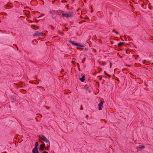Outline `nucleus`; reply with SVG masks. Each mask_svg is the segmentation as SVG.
<instances>
[{"instance_id": "nucleus-1", "label": "nucleus", "mask_w": 153, "mask_h": 153, "mask_svg": "<svg viewBox=\"0 0 153 153\" xmlns=\"http://www.w3.org/2000/svg\"><path fill=\"white\" fill-rule=\"evenodd\" d=\"M73 12L72 11H70L68 13H64L62 14V16L63 17H66V18L72 17L73 16Z\"/></svg>"}, {"instance_id": "nucleus-2", "label": "nucleus", "mask_w": 153, "mask_h": 153, "mask_svg": "<svg viewBox=\"0 0 153 153\" xmlns=\"http://www.w3.org/2000/svg\"><path fill=\"white\" fill-rule=\"evenodd\" d=\"M39 138L43 141H45L47 143H49L50 141L47 138L43 135H41L38 136Z\"/></svg>"}, {"instance_id": "nucleus-3", "label": "nucleus", "mask_w": 153, "mask_h": 153, "mask_svg": "<svg viewBox=\"0 0 153 153\" xmlns=\"http://www.w3.org/2000/svg\"><path fill=\"white\" fill-rule=\"evenodd\" d=\"M69 42L71 44H72L73 45L77 46L79 47H83V45L80 44H78L77 43H75L74 41H73L71 40H69Z\"/></svg>"}, {"instance_id": "nucleus-4", "label": "nucleus", "mask_w": 153, "mask_h": 153, "mask_svg": "<svg viewBox=\"0 0 153 153\" xmlns=\"http://www.w3.org/2000/svg\"><path fill=\"white\" fill-rule=\"evenodd\" d=\"M104 102V100H101L100 103L98 104V108L99 110H101L102 109V108H103L102 105Z\"/></svg>"}, {"instance_id": "nucleus-5", "label": "nucleus", "mask_w": 153, "mask_h": 153, "mask_svg": "<svg viewBox=\"0 0 153 153\" xmlns=\"http://www.w3.org/2000/svg\"><path fill=\"white\" fill-rule=\"evenodd\" d=\"M34 35L35 36H43L44 35V34L42 33H40L39 31H36L35 33H34Z\"/></svg>"}, {"instance_id": "nucleus-6", "label": "nucleus", "mask_w": 153, "mask_h": 153, "mask_svg": "<svg viewBox=\"0 0 153 153\" xmlns=\"http://www.w3.org/2000/svg\"><path fill=\"white\" fill-rule=\"evenodd\" d=\"M45 145L44 143L41 144L40 146L39 149L41 151H43L45 148Z\"/></svg>"}, {"instance_id": "nucleus-7", "label": "nucleus", "mask_w": 153, "mask_h": 153, "mask_svg": "<svg viewBox=\"0 0 153 153\" xmlns=\"http://www.w3.org/2000/svg\"><path fill=\"white\" fill-rule=\"evenodd\" d=\"M5 6L7 7H10L11 8L13 7V4L11 3H8Z\"/></svg>"}, {"instance_id": "nucleus-8", "label": "nucleus", "mask_w": 153, "mask_h": 153, "mask_svg": "<svg viewBox=\"0 0 153 153\" xmlns=\"http://www.w3.org/2000/svg\"><path fill=\"white\" fill-rule=\"evenodd\" d=\"M39 144L38 142H36L35 144V147L34 148H33V149H34L35 150L38 149V146Z\"/></svg>"}, {"instance_id": "nucleus-9", "label": "nucleus", "mask_w": 153, "mask_h": 153, "mask_svg": "<svg viewBox=\"0 0 153 153\" xmlns=\"http://www.w3.org/2000/svg\"><path fill=\"white\" fill-rule=\"evenodd\" d=\"M125 44L123 42H120L118 44V47L119 48H120L122 46L124 45Z\"/></svg>"}, {"instance_id": "nucleus-10", "label": "nucleus", "mask_w": 153, "mask_h": 153, "mask_svg": "<svg viewBox=\"0 0 153 153\" xmlns=\"http://www.w3.org/2000/svg\"><path fill=\"white\" fill-rule=\"evenodd\" d=\"M50 148V143H48V146L46 147H45V149L47 150L48 151L49 150V149Z\"/></svg>"}, {"instance_id": "nucleus-11", "label": "nucleus", "mask_w": 153, "mask_h": 153, "mask_svg": "<svg viewBox=\"0 0 153 153\" xmlns=\"http://www.w3.org/2000/svg\"><path fill=\"white\" fill-rule=\"evenodd\" d=\"M145 148V146L144 145H139V146L137 147V149H144Z\"/></svg>"}, {"instance_id": "nucleus-12", "label": "nucleus", "mask_w": 153, "mask_h": 153, "mask_svg": "<svg viewBox=\"0 0 153 153\" xmlns=\"http://www.w3.org/2000/svg\"><path fill=\"white\" fill-rule=\"evenodd\" d=\"M85 76L84 75H83L82 78L79 79L80 81L82 82H84L85 80Z\"/></svg>"}, {"instance_id": "nucleus-13", "label": "nucleus", "mask_w": 153, "mask_h": 153, "mask_svg": "<svg viewBox=\"0 0 153 153\" xmlns=\"http://www.w3.org/2000/svg\"><path fill=\"white\" fill-rule=\"evenodd\" d=\"M32 153H39L38 149L35 150L34 149L32 150Z\"/></svg>"}, {"instance_id": "nucleus-14", "label": "nucleus", "mask_w": 153, "mask_h": 153, "mask_svg": "<svg viewBox=\"0 0 153 153\" xmlns=\"http://www.w3.org/2000/svg\"><path fill=\"white\" fill-rule=\"evenodd\" d=\"M134 66L136 67H140L141 66V65L140 64H138L137 63H135L134 64Z\"/></svg>"}, {"instance_id": "nucleus-15", "label": "nucleus", "mask_w": 153, "mask_h": 153, "mask_svg": "<svg viewBox=\"0 0 153 153\" xmlns=\"http://www.w3.org/2000/svg\"><path fill=\"white\" fill-rule=\"evenodd\" d=\"M63 11H62L61 12L60 10H58V11H57V13L59 15L61 14L62 13H63Z\"/></svg>"}, {"instance_id": "nucleus-16", "label": "nucleus", "mask_w": 153, "mask_h": 153, "mask_svg": "<svg viewBox=\"0 0 153 153\" xmlns=\"http://www.w3.org/2000/svg\"><path fill=\"white\" fill-rule=\"evenodd\" d=\"M89 87L87 85H86L84 87V88L85 89L87 90L89 89Z\"/></svg>"}, {"instance_id": "nucleus-17", "label": "nucleus", "mask_w": 153, "mask_h": 153, "mask_svg": "<svg viewBox=\"0 0 153 153\" xmlns=\"http://www.w3.org/2000/svg\"><path fill=\"white\" fill-rule=\"evenodd\" d=\"M24 13L25 15H27L30 14V12L29 11H27L26 12H24Z\"/></svg>"}, {"instance_id": "nucleus-18", "label": "nucleus", "mask_w": 153, "mask_h": 153, "mask_svg": "<svg viewBox=\"0 0 153 153\" xmlns=\"http://www.w3.org/2000/svg\"><path fill=\"white\" fill-rule=\"evenodd\" d=\"M85 59H86V58H83V60H82V62L83 63H84V62H85Z\"/></svg>"}, {"instance_id": "nucleus-19", "label": "nucleus", "mask_w": 153, "mask_h": 153, "mask_svg": "<svg viewBox=\"0 0 153 153\" xmlns=\"http://www.w3.org/2000/svg\"><path fill=\"white\" fill-rule=\"evenodd\" d=\"M50 26L51 27V29L52 30H54L55 29V28L53 26L51 25H50Z\"/></svg>"}, {"instance_id": "nucleus-20", "label": "nucleus", "mask_w": 153, "mask_h": 153, "mask_svg": "<svg viewBox=\"0 0 153 153\" xmlns=\"http://www.w3.org/2000/svg\"><path fill=\"white\" fill-rule=\"evenodd\" d=\"M59 33L60 34H61L62 35H63L64 34V33L61 32H59Z\"/></svg>"}, {"instance_id": "nucleus-21", "label": "nucleus", "mask_w": 153, "mask_h": 153, "mask_svg": "<svg viewBox=\"0 0 153 153\" xmlns=\"http://www.w3.org/2000/svg\"><path fill=\"white\" fill-rule=\"evenodd\" d=\"M139 57V55H137L136 57L135 58L136 60H137L138 58Z\"/></svg>"}, {"instance_id": "nucleus-22", "label": "nucleus", "mask_w": 153, "mask_h": 153, "mask_svg": "<svg viewBox=\"0 0 153 153\" xmlns=\"http://www.w3.org/2000/svg\"><path fill=\"white\" fill-rule=\"evenodd\" d=\"M88 48H84V51H88Z\"/></svg>"}, {"instance_id": "nucleus-23", "label": "nucleus", "mask_w": 153, "mask_h": 153, "mask_svg": "<svg viewBox=\"0 0 153 153\" xmlns=\"http://www.w3.org/2000/svg\"><path fill=\"white\" fill-rule=\"evenodd\" d=\"M98 77H100V78H99V79L100 81L102 79V76H98Z\"/></svg>"}, {"instance_id": "nucleus-24", "label": "nucleus", "mask_w": 153, "mask_h": 153, "mask_svg": "<svg viewBox=\"0 0 153 153\" xmlns=\"http://www.w3.org/2000/svg\"><path fill=\"white\" fill-rule=\"evenodd\" d=\"M99 71L98 72L100 73V71L102 70V69L100 68H99Z\"/></svg>"}, {"instance_id": "nucleus-25", "label": "nucleus", "mask_w": 153, "mask_h": 153, "mask_svg": "<svg viewBox=\"0 0 153 153\" xmlns=\"http://www.w3.org/2000/svg\"><path fill=\"white\" fill-rule=\"evenodd\" d=\"M106 75L109 78H110L111 76V75L109 74H106Z\"/></svg>"}, {"instance_id": "nucleus-26", "label": "nucleus", "mask_w": 153, "mask_h": 153, "mask_svg": "<svg viewBox=\"0 0 153 153\" xmlns=\"http://www.w3.org/2000/svg\"><path fill=\"white\" fill-rule=\"evenodd\" d=\"M146 61L145 60H143V64H145V62H146Z\"/></svg>"}, {"instance_id": "nucleus-27", "label": "nucleus", "mask_w": 153, "mask_h": 153, "mask_svg": "<svg viewBox=\"0 0 153 153\" xmlns=\"http://www.w3.org/2000/svg\"><path fill=\"white\" fill-rule=\"evenodd\" d=\"M81 9L80 8H78L76 10L77 12H78Z\"/></svg>"}, {"instance_id": "nucleus-28", "label": "nucleus", "mask_w": 153, "mask_h": 153, "mask_svg": "<svg viewBox=\"0 0 153 153\" xmlns=\"http://www.w3.org/2000/svg\"><path fill=\"white\" fill-rule=\"evenodd\" d=\"M66 7L68 9H69V5L68 4L66 5Z\"/></svg>"}, {"instance_id": "nucleus-29", "label": "nucleus", "mask_w": 153, "mask_h": 153, "mask_svg": "<svg viewBox=\"0 0 153 153\" xmlns=\"http://www.w3.org/2000/svg\"><path fill=\"white\" fill-rule=\"evenodd\" d=\"M106 64V63L105 62L103 63L102 64V65H104Z\"/></svg>"}, {"instance_id": "nucleus-30", "label": "nucleus", "mask_w": 153, "mask_h": 153, "mask_svg": "<svg viewBox=\"0 0 153 153\" xmlns=\"http://www.w3.org/2000/svg\"><path fill=\"white\" fill-rule=\"evenodd\" d=\"M76 64L78 66V68H79V63H77Z\"/></svg>"}, {"instance_id": "nucleus-31", "label": "nucleus", "mask_w": 153, "mask_h": 153, "mask_svg": "<svg viewBox=\"0 0 153 153\" xmlns=\"http://www.w3.org/2000/svg\"><path fill=\"white\" fill-rule=\"evenodd\" d=\"M46 108L47 109H49L50 108V107L48 106H45Z\"/></svg>"}, {"instance_id": "nucleus-32", "label": "nucleus", "mask_w": 153, "mask_h": 153, "mask_svg": "<svg viewBox=\"0 0 153 153\" xmlns=\"http://www.w3.org/2000/svg\"><path fill=\"white\" fill-rule=\"evenodd\" d=\"M114 33H115L117 34H118L119 33L117 31L114 32Z\"/></svg>"}, {"instance_id": "nucleus-33", "label": "nucleus", "mask_w": 153, "mask_h": 153, "mask_svg": "<svg viewBox=\"0 0 153 153\" xmlns=\"http://www.w3.org/2000/svg\"><path fill=\"white\" fill-rule=\"evenodd\" d=\"M97 83L98 84V85L99 87L100 86V83L99 82H97Z\"/></svg>"}, {"instance_id": "nucleus-34", "label": "nucleus", "mask_w": 153, "mask_h": 153, "mask_svg": "<svg viewBox=\"0 0 153 153\" xmlns=\"http://www.w3.org/2000/svg\"><path fill=\"white\" fill-rule=\"evenodd\" d=\"M104 73L105 75H106V74H108L105 71H104Z\"/></svg>"}, {"instance_id": "nucleus-35", "label": "nucleus", "mask_w": 153, "mask_h": 153, "mask_svg": "<svg viewBox=\"0 0 153 153\" xmlns=\"http://www.w3.org/2000/svg\"><path fill=\"white\" fill-rule=\"evenodd\" d=\"M115 29H113L112 30V32H115Z\"/></svg>"}, {"instance_id": "nucleus-36", "label": "nucleus", "mask_w": 153, "mask_h": 153, "mask_svg": "<svg viewBox=\"0 0 153 153\" xmlns=\"http://www.w3.org/2000/svg\"><path fill=\"white\" fill-rule=\"evenodd\" d=\"M42 153H48V152L46 151H45V152H43Z\"/></svg>"}, {"instance_id": "nucleus-37", "label": "nucleus", "mask_w": 153, "mask_h": 153, "mask_svg": "<svg viewBox=\"0 0 153 153\" xmlns=\"http://www.w3.org/2000/svg\"><path fill=\"white\" fill-rule=\"evenodd\" d=\"M65 29L68 30V27H65Z\"/></svg>"}, {"instance_id": "nucleus-38", "label": "nucleus", "mask_w": 153, "mask_h": 153, "mask_svg": "<svg viewBox=\"0 0 153 153\" xmlns=\"http://www.w3.org/2000/svg\"><path fill=\"white\" fill-rule=\"evenodd\" d=\"M126 65L127 66H128V67H131V65Z\"/></svg>"}, {"instance_id": "nucleus-39", "label": "nucleus", "mask_w": 153, "mask_h": 153, "mask_svg": "<svg viewBox=\"0 0 153 153\" xmlns=\"http://www.w3.org/2000/svg\"><path fill=\"white\" fill-rule=\"evenodd\" d=\"M78 70L79 71H81V69H80V68H79H79H78Z\"/></svg>"}, {"instance_id": "nucleus-40", "label": "nucleus", "mask_w": 153, "mask_h": 153, "mask_svg": "<svg viewBox=\"0 0 153 153\" xmlns=\"http://www.w3.org/2000/svg\"><path fill=\"white\" fill-rule=\"evenodd\" d=\"M111 43L112 44H113L114 43V42H113V41H111Z\"/></svg>"}, {"instance_id": "nucleus-41", "label": "nucleus", "mask_w": 153, "mask_h": 153, "mask_svg": "<svg viewBox=\"0 0 153 153\" xmlns=\"http://www.w3.org/2000/svg\"><path fill=\"white\" fill-rule=\"evenodd\" d=\"M72 63H75V62L74 61H72Z\"/></svg>"}, {"instance_id": "nucleus-42", "label": "nucleus", "mask_w": 153, "mask_h": 153, "mask_svg": "<svg viewBox=\"0 0 153 153\" xmlns=\"http://www.w3.org/2000/svg\"><path fill=\"white\" fill-rule=\"evenodd\" d=\"M103 77H104L105 78H107V77L106 76H103Z\"/></svg>"}, {"instance_id": "nucleus-43", "label": "nucleus", "mask_w": 153, "mask_h": 153, "mask_svg": "<svg viewBox=\"0 0 153 153\" xmlns=\"http://www.w3.org/2000/svg\"><path fill=\"white\" fill-rule=\"evenodd\" d=\"M83 109V108L82 107L81 108H80V109L81 110H82Z\"/></svg>"}, {"instance_id": "nucleus-44", "label": "nucleus", "mask_w": 153, "mask_h": 153, "mask_svg": "<svg viewBox=\"0 0 153 153\" xmlns=\"http://www.w3.org/2000/svg\"><path fill=\"white\" fill-rule=\"evenodd\" d=\"M110 67H111V62L110 63Z\"/></svg>"}, {"instance_id": "nucleus-45", "label": "nucleus", "mask_w": 153, "mask_h": 153, "mask_svg": "<svg viewBox=\"0 0 153 153\" xmlns=\"http://www.w3.org/2000/svg\"><path fill=\"white\" fill-rule=\"evenodd\" d=\"M96 74V73H95L93 75H95Z\"/></svg>"}, {"instance_id": "nucleus-46", "label": "nucleus", "mask_w": 153, "mask_h": 153, "mask_svg": "<svg viewBox=\"0 0 153 153\" xmlns=\"http://www.w3.org/2000/svg\"><path fill=\"white\" fill-rule=\"evenodd\" d=\"M112 14V13H111H111H110V15H111V14Z\"/></svg>"}, {"instance_id": "nucleus-47", "label": "nucleus", "mask_w": 153, "mask_h": 153, "mask_svg": "<svg viewBox=\"0 0 153 153\" xmlns=\"http://www.w3.org/2000/svg\"><path fill=\"white\" fill-rule=\"evenodd\" d=\"M81 49H82V50H84V48H81Z\"/></svg>"}, {"instance_id": "nucleus-48", "label": "nucleus", "mask_w": 153, "mask_h": 153, "mask_svg": "<svg viewBox=\"0 0 153 153\" xmlns=\"http://www.w3.org/2000/svg\"><path fill=\"white\" fill-rule=\"evenodd\" d=\"M16 48H17V50H18V47H16Z\"/></svg>"}, {"instance_id": "nucleus-49", "label": "nucleus", "mask_w": 153, "mask_h": 153, "mask_svg": "<svg viewBox=\"0 0 153 153\" xmlns=\"http://www.w3.org/2000/svg\"><path fill=\"white\" fill-rule=\"evenodd\" d=\"M4 153H7V152H5Z\"/></svg>"}, {"instance_id": "nucleus-50", "label": "nucleus", "mask_w": 153, "mask_h": 153, "mask_svg": "<svg viewBox=\"0 0 153 153\" xmlns=\"http://www.w3.org/2000/svg\"><path fill=\"white\" fill-rule=\"evenodd\" d=\"M35 78L36 79V76Z\"/></svg>"}, {"instance_id": "nucleus-51", "label": "nucleus", "mask_w": 153, "mask_h": 153, "mask_svg": "<svg viewBox=\"0 0 153 153\" xmlns=\"http://www.w3.org/2000/svg\"><path fill=\"white\" fill-rule=\"evenodd\" d=\"M147 62L148 63H149V61H147Z\"/></svg>"}, {"instance_id": "nucleus-52", "label": "nucleus", "mask_w": 153, "mask_h": 153, "mask_svg": "<svg viewBox=\"0 0 153 153\" xmlns=\"http://www.w3.org/2000/svg\"><path fill=\"white\" fill-rule=\"evenodd\" d=\"M152 64H153V63H152Z\"/></svg>"}, {"instance_id": "nucleus-53", "label": "nucleus", "mask_w": 153, "mask_h": 153, "mask_svg": "<svg viewBox=\"0 0 153 153\" xmlns=\"http://www.w3.org/2000/svg\"><path fill=\"white\" fill-rule=\"evenodd\" d=\"M0 31H1V30H0Z\"/></svg>"}]
</instances>
